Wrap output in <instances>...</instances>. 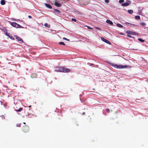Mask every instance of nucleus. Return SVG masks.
Masks as SVG:
<instances>
[{"label": "nucleus", "instance_id": "nucleus-34", "mask_svg": "<svg viewBox=\"0 0 148 148\" xmlns=\"http://www.w3.org/2000/svg\"><path fill=\"white\" fill-rule=\"evenodd\" d=\"M5 35H6L7 36H8V35L9 34L8 33V32L6 33H5Z\"/></svg>", "mask_w": 148, "mask_h": 148}, {"label": "nucleus", "instance_id": "nucleus-40", "mask_svg": "<svg viewBox=\"0 0 148 148\" xmlns=\"http://www.w3.org/2000/svg\"><path fill=\"white\" fill-rule=\"evenodd\" d=\"M23 123L24 124H25V122H24V123Z\"/></svg>", "mask_w": 148, "mask_h": 148}, {"label": "nucleus", "instance_id": "nucleus-14", "mask_svg": "<svg viewBox=\"0 0 148 148\" xmlns=\"http://www.w3.org/2000/svg\"><path fill=\"white\" fill-rule=\"evenodd\" d=\"M54 10L55 11V12L57 14H58L60 12V11L58 9H54Z\"/></svg>", "mask_w": 148, "mask_h": 148}, {"label": "nucleus", "instance_id": "nucleus-18", "mask_svg": "<svg viewBox=\"0 0 148 148\" xmlns=\"http://www.w3.org/2000/svg\"><path fill=\"white\" fill-rule=\"evenodd\" d=\"M22 109H23L22 108H19L18 110H16L17 112H20L22 110Z\"/></svg>", "mask_w": 148, "mask_h": 148}, {"label": "nucleus", "instance_id": "nucleus-37", "mask_svg": "<svg viewBox=\"0 0 148 148\" xmlns=\"http://www.w3.org/2000/svg\"><path fill=\"white\" fill-rule=\"evenodd\" d=\"M28 17L29 18H32V17L31 16H29V15L28 16Z\"/></svg>", "mask_w": 148, "mask_h": 148}, {"label": "nucleus", "instance_id": "nucleus-25", "mask_svg": "<svg viewBox=\"0 0 148 148\" xmlns=\"http://www.w3.org/2000/svg\"><path fill=\"white\" fill-rule=\"evenodd\" d=\"M63 39L64 40H67L68 41H69L70 40L69 39H67L66 38H65V37L63 38Z\"/></svg>", "mask_w": 148, "mask_h": 148}, {"label": "nucleus", "instance_id": "nucleus-30", "mask_svg": "<svg viewBox=\"0 0 148 148\" xmlns=\"http://www.w3.org/2000/svg\"><path fill=\"white\" fill-rule=\"evenodd\" d=\"M127 36L130 38H133L129 34H127Z\"/></svg>", "mask_w": 148, "mask_h": 148}, {"label": "nucleus", "instance_id": "nucleus-3", "mask_svg": "<svg viewBox=\"0 0 148 148\" xmlns=\"http://www.w3.org/2000/svg\"><path fill=\"white\" fill-rule=\"evenodd\" d=\"M29 127L27 125H25L22 127V131L25 133L28 132L29 131Z\"/></svg>", "mask_w": 148, "mask_h": 148}, {"label": "nucleus", "instance_id": "nucleus-17", "mask_svg": "<svg viewBox=\"0 0 148 148\" xmlns=\"http://www.w3.org/2000/svg\"><path fill=\"white\" fill-rule=\"evenodd\" d=\"M138 40L139 41H140L141 42H144V41H145V40H143L142 39H141V38H138Z\"/></svg>", "mask_w": 148, "mask_h": 148}, {"label": "nucleus", "instance_id": "nucleus-16", "mask_svg": "<svg viewBox=\"0 0 148 148\" xmlns=\"http://www.w3.org/2000/svg\"><path fill=\"white\" fill-rule=\"evenodd\" d=\"M133 11L132 10H128V12L129 13L131 14L133 12Z\"/></svg>", "mask_w": 148, "mask_h": 148}, {"label": "nucleus", "instance_id": "nucleus-8", "mask_svg": "<svg viewBox=\"0 0 148 148\" xmlns=\"http://www.w3.org/2000/svg\"><path fill=\"white\" fill-rule=\"evenodd\" d=\"M45 5L47 8H48L49 9H52V7L50 5L46 3H45Z\"/></svg>", "mask_w": 148, "mask_h": 148}, {"label": "nucleus", "instance_id": "nucleus-23", "mask_svg": "<svg viewBox=\"0 0 148 148\" xmlns=\"http://www.w3.org/2000/svg\"><path fill=\"white\" fill-rule=\"evenodd\" d=\"M71 20L72 21H74L75 22H76L77 21V20L75 18H72L71 19Z\"/></svg>", "mask_w": 148, "mask_h": 148}, {"label": "nucleus", "instance_id": "nucleus-4", "mask_svg": "<svg viewBox=\"0 0 148 148\" xmlns=\"http://www.w3.org/2000/svg\"><path fill=\"white\" fill-rule=\"evenodd\" d=\"M114 67L115 68L118 69H122L123 68H126L127 67V66L125 65H118L116 64H114L113 65Z\"/></svg>", "mask_w": 148, "mask_h": 148}, {"label": "nucleus", "instance_id": "nucleus-2", "mask_svg": "<svg viewBox=\"0 0 148 148\" xmlns=\"http://www.w3.org/2000/svg\"><path fill=\"white\" fill-rule=\"evenodd\" d=\"M11 25L13 27H15L16 28H23V27L21 26L20 25L18 24L17 23L14 22H10Z\"/></svg>", "mask_w": 148, "mask_h": 148}, {"label": "nucleus", "instance_id": "nucleus-38", "mask_svg": "<svg viewBox=\"0 0 148 148\" xmlns=\"http://www.w3.org/2000/svg\"><path fill=\"white\" fill-rule=\"evenodd\" d=\"M126 24L127 25H129V24H130V23H126Z\"/></svg>", "mask_w": 148, "mask_h": 148}, {"label": "nucleus", "instance_id": "nucleus-5", "mask_svg": "<svg viewBox=\"0 0 148 148\" xmlns=\"http://www.w3.org/2000/svg\"><path fill=\"white\" fill-rule=\"evenodd\" d=\"M126 33L128 34L131 35H137L138 34V33L136 32H134L132 31H131L130 30H127L126 31Z\"/></svg>", "mask_w": 148, "mask_h": 148}, {"label": "nucleus", "instance_id": "nucleus-1", "mask_svg": "<svg viewBox=\"0 0 148 148\" xmlns=\"http://www.w3.org/2000/svg\"><path fill=\"white\" fill-rule=\"evenodd\" d=\"M55 71L64 73H69L71 71V70L70 69L64 67L56 66L55 67Z\"/></svg>", "mask_w": 148, "mask_h": 148}, {"label": "nucleus", "instance_id": "nucleus-7", "mask_svg": "<svg viewBox=\"0 0 148 148\" xmlns=\"http://www.w3.org/2000/svg\"><path fill=\"white\" fill-rule=\"evenodd\" d=\"M14 37H15L18 40V41H20L21 42H23V40L21 39V38L17 36H14Z\"/></svg>", "mask_w": 148, "mask_h": 148}, {"label": "nucleus", "instance_id": "nucleus-6", "mask_svg": "<svg viewBox=\"0 0 148 148\" xmlns=\"http://www.w3.org/2000/svg\"><path fill=\"white\" fill-rule=\"evenodd\" d=\"M101 40L103 41V42H106V43L109 44V45H111V43L109 41L107 40V39H105L104 38H103V37H101Z\"/></svg>", "mask_w": 148, "mask_h": 148}, {"label": "nucleus", "instance_id": "nucleus-31", "mask_svg": "<svg viewBox=\"0 0 148 148\" xmlns=\"http://www.w3.org/2000/svg\"><path fill=\"white\" fill-rule=\"evenodd\" d=\"M87 27L88 28V29H92V28H91L89 26H87Z\"/></svg>", "mask_w": 148, "mask_h": 148}, {"label": "nucleus", "instance_id": "nucleus-24", "mask_svg": "<svg viewBox=\"0 0 148 148\" xmlns=\"http://www.w3.org/2000/svg\"><path fill=\"white\" fill-rule=\"evenodd\" d=\"M140 24L143 26H145V23L143 22L140 23Z\"/></svg>", "mask_w": 148, "mask_h": 148}, {"label": "nucleus", "instance_id": "nucleus-20", "mask_svg": "<svg viewBox=\"0 0 148 148\" xmlns=\"http://www.w3.org/2000/svg\"><path fill=\"white\" fill-rule=\"evenodd\" d=\"M34 75L35 76H36L37 75L36 73H33L32 75H31V77H32V78H33L34 77Z\"/></svg>", "mask_w": 148, "mask_h": 148}, {"label": "nucleus", "instance_id": "nucleus-28", "mask_svg": "<svg viewBox=\"0 0 148 148\" xmlns=\"http://www.w3.org/2000/svg\"><path fill=\"white\" fill-rule=\"evenodd\" d=\"M124 2V0H120L119 1V2L120 3H122Z\"/></svg>", "mask_w": 148, "mask_h": 148}, {"label": "nucleus", "instance_id": "nucleus-22", "mask_svg": "<svg viewBox=\"0 0 148 148\" xmlns=\"http://www.w3.org/2000/svg\"><path fill=\"white\" fill-rule=\"evenodd\" d=\"M44 25L45 26L48 27H49L50 26V25H49V26H48V24L47 23H45Z\"/></svg>", "mask_w": 148, "mask_h": 148}, {"label": "nucleus", "instance_id": "nucleus-32", "mask_svg": "<svg viewBox=\"0 0 148 148\" xmlns=\"http://www.w3.org/2000/svg\"><path fill=\"white\" fill-rule=\"evenodd\" d=\"M10 38L12 40H14V38L12 36L11 37H10Z\"/></svg>", "mask_w": 148, "mask_h": 148}, {"label": "nucleus", "instance_id": "nucleus-29", "mask_svg": "<svg viewBox=\"0 0 148 148\" xmlns=\"http://www.w3.org/2000/svg\"><path fill=\"white\" fill-rule=\"evenodd\" d=\"M105 2L107 3H108L109 2V1L108 0H105Z\"/></svg>", "mask_w": 148, "mask_h": 148}, {"label": "nucleus", "instance_id": "nucleus-9", "mask_svg": "<svg viewBox=\"0 0 148 148\" xmlns=\"http://www.w3.org/2000/svg\"><path fill=\"white\" fill-rule=\"evenodd\" d=\"M54 4H55V5L56 6H57L58 7H60L61 6V5L60 4L57 2H55Z\"/></svg>", "mask_w": 148, "mask_h": 148}, {"label": "nucleus", "instance_id": "nucleus-19", "mask_svg": "<svg viewBox=\"0 0 148 148\" xmlns=\"http://www.w3.org/2000/svg\"><path fill=\"white\" fill-rule=\"evenodd\" d=\"M59 44L60 45H65V44L64 42H60L59 43Z\"/></svg>", "mask_w": 148, "mask_h": 148}, {"label": "nucleus", "instance_id": "nucleus-13", "mask_svg": "<svg viewBox=\"0 0 148 148\" xmlns=\"http://www.w3.org/2000/svg\"><path fill=\"white\" fill-rule=\"evenodd\" d=\"M116 26L119 27H120V28H122L123 27V26L121 25V24H119V23H117L116 24Z\"/></svg>", "mask_w": 148, "mask_h": 148}, {"label": "nucleus", "instance_id": "nucleus-11", "mask_svg": "<svg viewBox=\"0 0 148 148\" xmlns=\"http://www.w3.org/2000/svg\"><path fill=\"white\" fill-rule=\"evenodd\" d=\"M106 22L111 25H112L113 24L112 22L110 20H107L106 21Z\"/></svg>", "mask_w": 148, "mask_h": 148}, {"label": "nucleus", "instance_id": "nucleus-27", "mask_svg": "<svg viewBox=\"0 0 148 148\" xmlns=\"http://www.w3.org/2000/svg\"><path fill=\"white\" fill-rule=\"evenodd\" d=\"M95 28L97 29H99V30H101V29L100 28L98 27H95Z\"/></svg>", "mask_w": 148, "mask_h": 148}, {"label": "nucleus", "instance_id": "nucleus-15", "mask_svg": "<svg viewBox=\"0 0 148 148\" xmlns=\"http://www.w3.org/2000/svg\"><path fill=\"white\" fill-rule=\"evenodd\" d=\"M135 18L136 19L139 20L140 19V17L139 16H135Z\"/></svg>", "mask_w": 148, "mask_h": 148}, {"label": "nucleus", "instance_id": "nucleus-39", "mask_svg": "<svg viewBox=\"0 0 148 148\" xmlns=\"http://www.w3.org/2000/svg\"><path fill=\"white\" fill-rule=\"evenodd\" d=\"M85 113L84 112H83V113H82V114H84Z\"/></svg>", "mask_w": 148, "mask_h": 148}, {"label": "nucleus", "instance_id": "nucleus-26", "mask_svg": "<svg viewBox=\"0 0 148 148\" xmlns=\"http://www.w3.org/2000/svg\"><path fill=\"white\" fill-rule=\"evenodd\" d=\"M106 111L108 113H109L110 110L109 109H107L106 110Z\"/></svg>", "mask_w": 148, "mask_h": 148}, {"label": "nucleus", "instance_id": "nucleus-41", "mask_svg": "<svg viewBox=\"0 0 148 148\" xmlns=\"http://www.w3.org/2000/svg\"><path fill=\"white\" fill-rule=\"evenodd\" d=\"M31 107V106H29V108H30V107Z\"/></svg>", "mask_w": 148, "mask_h": 148}, {"label": "nucleus", "instance_id": "nucleus-21", "mask_svg": "<svg viewBox=\"0 0 148 148\" xmlns=\"http://www.w3.org/2000/svg\"><path fill=\"white\" fill-rule=\"evenodd\" d=\"M21 123H18L16 125V126L17 127H20L21 126Z\"/></svg>", "mask_w": 148, "mask_h": 148}, {"label": "nucleus", "instance_id": "nucleus-35", "mask_svg": "<svg viewBox=\"0 0 148 148\" xmlns=\"http://www.w3.org/2000/svg\"><path fill=\"white\" fill-rule=\"evenodd\" d=\"M3 31H4V33H6V32H8L7 30H5Z\"/></svg>", "mask_w": 148, "mask_h": 148}, {"label": "nucleus", "instance_id": "nucleus-12", "mask_svg": "<svg viewBox=\"0 0 148 148\" xmlns=\"http://www.w3.org/2000/svg\"><path fill=\"white\" fill-rule=\"evenodd\" d=\"M5 1L4 0H1V4L2 5H4L5 4Z\"/></svg>", "mask_w": 148, "mask_h": 148}, {"label": "nucleus", "instance_id": "nucleus-10", "mask_svg": "<svg viewBox=\"0 0 148 148\" xmlns=\"http://www.w3.org/2000/svg\"><path fill=\"white\" fill-rule=\"evenodd\" d=\"M129 5L128 3H124L122 4V5L123 6H127Z\"/></svg>", "mask_w": 148, "mask_h": 148}, {"label": "nucleus", "instance_id": "nucleus-33", "mask_svg": "<svg viewBox=\"0 0 148 148\" xmlns=\"http://www.w3.org/2000/svg\"><path fill=\"white\" fill-rule=\"evenodd\" d=\"M0 116L1 117V118H2V119H3H3H5V118L4 116H3V115H2V116Z\"/></svg>", "mask_w": 148, "mask_h": 148}, {"label": "nucleus", "instance_id": "nucleus-36", "mask_svg": "<svg viewBox=\"0 0 148 148\" xmlns=\"http://www.w3.org/2000/svg\"><path fill=\"white\" fill-rule=\"evenodd\" d=\"M8 36H7L9 38H10V37H11L12 36H11L10 35H9V34L8 35Z\"/></svg>", "mask_w": 148, "mask_h": 148}]
</instances>
